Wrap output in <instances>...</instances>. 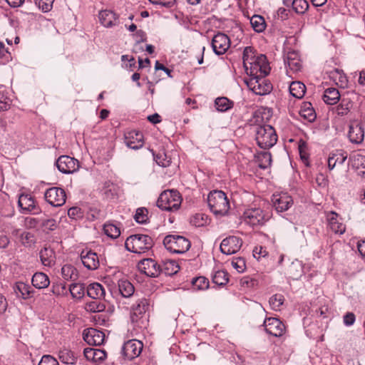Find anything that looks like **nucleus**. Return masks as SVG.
I'll return each mask as SVG.
<instances>
[{
	"mask_svg": "<svg viewBox=\"0 0 365 365\" xmlns=\"http://www.w3.org/2000/svg\"><path fill=\"white\" fill-rule=\"evenodd\" d=\"M242 59L243 66L247 75H253L259 72L269 73L270 68L266 56L263 54L256 56L253 48L245 47Z\"/></svg>",
	"mask_w": 365,
	"mask_h": 365,
	"instance_id": "nucleus-1",
	"label": "nucleus"
},
{
	"mask_svg": "<svg viewBox=\"0 0 365 365\" xmlns=\"http://www.w3.org/2000/svg\"><path fill=\"white\" fill-rule=\"evenodd\" d=\"M210 210L215 215H225L230 209V202L225 193L221 190L210 192L207 197Z\"/></svg>",
	"mask_w": 365,
	"mask_h": 365,
	"instance_id": "nucleus-2",
	"label": "nucleus"
},
{
	"mask_svg": "<svg viewBox=\"0 0 365 365\" xmlns=\"http://www.w3.org/2000/svg\"><path fill=\"white\" fill-rule=\"evenodd\" d=\"M255 140L262 149H269L277 141V135L273 127L269 125H259L256 129Z\"/></svg>",
	"mask_w": 365,
	"mask_h": 365,
	"instance_id": "nucleus-3",
	"label": "nucleus"
},
{
	"mask_svg": "<svg viewBox=\"0 0 365 365\" xmlns=\"http://www.w3.org/2000/svg\"><path fill=\"white\" fill-rule=\"evenodd\" d=\"M125 246L128 251L140 254L151 248L153 240L147 235L137 234L128 237Z\"/></svg>",
	"mask_w": 365,
	"mask_h": 365,
	"instance_id": "nucleus-4",
	"label": "nucleus"
},
{
	"mask_svg": "<svg viewBox=\"0 0 365 365\" xmlns=\"http://www.w3.org/2000/svg\"><path fill=\"white\" fill-rule=\"evenodd\" d=\"M268 73L260 72L253 75H248L249 78L245 80L247 87L254 93L259 96L269 93L272 90V85L264 78Z\"/></svg>",
	"mask_w": 365,
	"mask_h": 365,
	"instance_id": "nucleus-5",
	"label": "nucleus"
},
{
	"mask_svg": "<svg viewBox=\"0 0 365 365\" xmlns=\"http://www.w3.org/2000/svg\"><path fill=\"white\" fill-rule=\"evenodd\" d=\"M181 202L182 199L178 191L166 190L159 196L157 206L164 210H176L180 207Z\"/></svg>",
	"mask_w": 365,
	"mask_h": 365,
	"instance_id": "nucleus-6",
	"label": "nucleus"
},
{
	"mask_svg": "<svg viewBox=\"0 0 365 365\" xmlns=\"http://www.w3.org/2000/svg\"><path fill=\"white\" fill-rule=\"evenodd\" d=\"M244 221L251 225H262L267 222L269 217V213L264 211L260 207L252 206L247 208L243 213Z\"/></svg>",
	"mask_w": 365,
	"mask_h": 365,
	"instance_id": "nucleus-7",
	"label": "nucleus"
},
{
	"mask_svg": "<svg viewBox=\"0 0 365 365\" xmlns=\"http://www.w3.org/2000/svg\"><path fill=\"white\" fill-rule=\"evenodd\" d=\"M165 248L171 252L182 254L190 247V242L183 236L168 235L163 240Z\"/></svg>",
	"mask_w": 365,
	"mask_h": 365,
	"instance_id": "nucleus-8",
	"label": "nucleus"
},
{
	"mask_svg": "<svg viewBox=\"0 0 365 365\" xmlns=\"http://www.w3.org/2000/svg\"><path fill=\"white\" fill-rule=\"evenodd\" d=\"M44 197L52 206L60 207L66 202V195L62 188L53 187L46 190Z\"/></svg>",
	"mask_w": 365,
	"mask_h": 365,
	"instance_id": "nucleus-9",
	"label": "nucleus"
},
{
	"mask_svg": "<svg viewBox=\"0 0 365 365\" xmlns=\"http://www.w3.org/2000/svg\"><path fill=\"white\" fill-rule=\"evenodd\" d=\"M242 245V240L236 236H229L225 238L220 243V251L225 255H233L237 253Z\"/></svg>",
	"mask_w": 365,
	"mask_h": 365,
	"instance_id": "nucleus-10",
	"label": "nucleus"
},
{
	"mask_svg": "<svg viewBox=\"0 0 365 365\" xmlns=\"http://www.w3.org/2000/svg\"><path fill=\"white\" fill-rule=\"evenodd\" d=\"M138 269L140 272L150 277H158L162 271L160 265L150 258L140 261L138 264Z\"/></svg>",
	"mask_w": 365,
	"mask_h": 365,
	"instance_id": "nucleus-11",
	"label": "nucleus"
},
{
	"mask_svg": "<svg viewBox=\"0 0 365 365\" xmlns=\"http://www.w3.org/2000/svg\"><path fill=\"white\" fill-rule=\"evenodd\" d=\"M56 166L59 171L63 173H73L78 170V161L68 155H62L56 161Z\"/></svg>",
	"mask_w": 365,
	"mask_h": 365,
	"instance_id": "nucleus-12",
	"label": "nucleus"
},
{
	"mask_svg": "<svg viewBox=\"0 0 365 365\" xmlns=\"http://www.w3.org/2000/svg\"><path fill=\"white\" fill-rule=\"evenodd\" d=\"M230 46V40L226 34L218 33L212 38V47L215 54H224L229 49Z\"/></svg>",
	"mask_w": 365,
	"mask_h": 365,
	"instance_id": "nucleus-13",
	"label": "nucleus"
},
{
	"mask_svg": "<svg viewBox=\"0 0 365 365\" xmlns=\"http://www.w3.org/2000/svg\"><path fill=\"white\" fill-rule=\"evenodd\" d=\"M143 344L140 341L131 339L126 341L123 346V353L127 359L132 360L138 357L142 350Z\"/></svg>",
	"mask_w": 365,
	"mask_h": 365,
	"instance_id": "nucleus-14",
	"label": "nucleus"
},
{
	"mask_svg": "<svg viewBox=\"0 0 365 365\" xmlns=\"http://www.w3.org/2000/svg\"><path fill=\"white\" fill-rule=\"evenodd\" d=\"M264 326L267 333L274 336H281L285 331V327L277 318H267L264 322Z\"/></svg>",
	"mask_w": 365,
	"mask_h": 365,
	"instance_id": "nucleus-15",
	"label": "nucleus"
},
{
	"mask_svg": "<svg viewBox=\"0 0 365 365\" xmlns=\"http://www.w3.org/2000/svg\"><path fill=\"white\" fill-rule=\"evenodd\" d=\"M81 259L85 267L96 270L99 267V258L97 254L91 250H84L81 253Z\"/></svg>",
	"mask_w": 365,
	"mask_h": 365,
	"instance_id": "nucleus-16",
	"label": "nucleus"
},
{
	"mask_svg": "<svg viewBox=\"0 0 365 365\" xmlns=\"http://www.w3.org/2000/svg\"><path fill=\"white\" fill-rule=\"evenodd\" d=\"M83 336L86 343L95 346L102 344L105 339L104 333L93 328L85 330Z\"/></svg>",
	"mask_w": 365,
	"mask_h": 365,
	"instance_id": "nucleus-17",
	"label": "nucleus"
},
{
	"mask_svg": "<svg viewBox=\"0 0 365 365\" xmlns=\"http://www.w3.org/2000/svg\"><path fill=\"white\" fill-rule=\"evenodd\" d=\"M348 136L350 141L353 143L359 144L362 143L364 139V128L363 125L357 121L351 123Z\"/></svg>",
	"mask_w": 365,
	"mask_h": 365,
	"instance_id": "nucleus-18",
	"label": "nucleus"
},
{
	"mask_svg": "<svg viewBox=\"0 0 365 365\" xmlns=\"http://www.w3.org/2000/svg\"><path fill=\"white\" fill-rule=\"evenodd\" d=\"M272 202L275 210L279 212L287 210L293 204L292 197L287 193L274 195Z\"/></svg>",
	"mask_w": 365,
	"mask_h": 365,
	"instance_id": "nucleus-19",
	"label": "nucleus"
},
{
	"mask_svg": "<svg viewBox=\"0 0 365 365\" xmlns=\"http://www.w3.org/2000/svg\"><path fill=\"white\" fill-rule=\"evenodd\" d=\"M125 142L128 147L137 150L143 145V136L140 132L132 130L125 135Z\"/></svg>",
	"mask_w": 365,
	"mask_h": 365,
	"instance_id": "nucleus-20",
	"label": "nucleus"
},
{
	"mask_svg": "<svg viewBox=\"0 0 365 365\" xmlns=\"http://www.w3.org/2000/svg\"><path fill=\"white\" fill-rule=\"evenodd\" d=\"M100 23L106 28H111L118 24V16L111 10H102L98 14Z\"/></svg>",
	"mask_w": 365,
	"mask_h": 365,
	"instance_id": "nucleus-21",
	"label": "nucleus"
},
{
	"mask_svg": "<svg viewBox=\"0 0 365 365\" xmlns=\"http://www.w3.org/2000/svg\"><path fill=\"white\" fill-rule=\"evenodd\" d=\"M351 165L357 175L365 180V155L360 153L352 154L350 158Z\"/></svg>",
	"mask_w": 365,
	"mask_h": 365,
	"instance_id": "nucleus-22",
	"label": "nucleus"
},
{
	"mask_svg": "<svg viewBox=\"0 0 365 365\" xmlns=\"http://www.w3.org/2000/svg\"><path fill=\"white\" fill-rule=\"evenodd\" d=\"M327 220L330 229L336 234H343L346 230V226L342 222L341 218L334 212L327 214Z\"/></svg>",
	"mask_w": 365,
	"mask_h": 365,
	"instance_id": "nucleus-23",
	"label": "nucleus"
},
{
	"mask_svg": "<svg viewBox=\"0 0 365 365\" xmlns=\"http://www.w3.org/2000/svg\"><path fill=\"white\" fill-rule=\"evenodd\" d=\"M21 212H34V214L39 212V209L36 207L34 198L29 195H21L18 201Z\"/></svg>",
	"mask_w": 365,
	"mask_h": 365,
	"instance_id": "nucleus-24",
	"label": "nucleus"
},
{
	"mask_svg": "<svg viewBox=\"0 0 365 365\" xmlns=\"http://www.w3.org/2000/svg\"><path fill=\"white\" fill-rule=\"evenodd\" d=\"M83 354L88 361L93 363L101 362L106 358V352L104 350L96 348L85 349Z\"/></svg>",
	"mask_w": 365,
	"mask_h": 365,
	"instance_id": "nucleus-25",
	"label": "nucleus"
},
{
	"mask_svg": "<svg viewBox=\"0 0 365 365\" xmlns=\"http://www.w3.org/2000/svg\"><path fill=\"white\" fill-rule=\"evenodd\" d=\"M287 6H292L293 11L299 15L304 14L309 9V3L306 0H284Z\"/></svg>",
	"mask_w": 365,
	"mask_h": 365,
	"instance_id": "nucleus-26",
	"label": "nucleus"
},
{
	"mask_svg": "<svg viewBox=\"0 0 365 365\" xmlns=\"http://www.w3.org/2000/svg\"><path fill=\"white\" fill-rule=\"evenodd\" d=\"M285 63L288 68L293 72H297L300 71L302 67L301 61L298 56V54L295 52H289L287 55L286 59L284 60Z\"/></svg>",
	"mask_w": 365,
	"mask_h": 365,
	"instance_id": "nucleus-27",
	"label": "nucleus"
},
{
	"mask_svg": "<svg viewBox=\"0 0 365 365\" xmlns=\"http://www.w3.org/2000/svg\"><path fill=\"white\" fill-rule=\"evenodd\" d=\"M86 292L88 296L92 299H100L103 298L105 295V289L103 286L98 282L90 284L87 287Z\"/></svg>",
	"mask_w": 365,
	"mask_h": 365,
	"instance_id": "nucleus-28",
	"label": "nucleus"
},
{
	"mask_svg": "<svg viewBox=\"0 0 365 365\" xmlns=\"http://www.w3.org/2000/svg\"><path fill=\"white\" fill-rule=\"evenodd\" d=\"M32 284L37 289L46 288L49 284L50 280L48 277L43 272H36L32 277Z\"/></svg>",
	"mask_w": 365,
	"mask_h": 365,
	"instance_id": "nucleus-29",
	"label": "nucleus"
},
{
	"mask_svg": "<svg viewBox=\"0 0 365 365\" xmlns=\"http://www.w3.org/2000/svg\"><path fill=\"white\" fill-rule=\"evenodd\" d=\"M347 156L341 151L330 154L328 158V167L333 170L337 165H342L346 160Z\"/></svg>",
	"mask_w": 365,
	"mask_h": 365,
	"instance_id": "nucleus-30",
	"label": "nucleus"
},
{
	"mask_svg": "<svg viewBox=\"0 0 365 365\" xmlns=\"http://www.w3.org/2000/svg\"><path fill=\"white\" fill-rule=\"evenodd\" d=\"M340 98L339 91L335 88H328L323 95L324 101L329 105L336 104Z\"/></svg>",
	"mask_w": 365,
	"mask_h": 365,
	"instance_id": "nucleus-31",
	"label": "nucleus"
},
{
	"mask_svg": "<svg viewBox=\"0 0 365 365\" xmlns=\"http://www.w3.org/2000/svg\"><path fill=\"white\" fill-rule=\"evenodd\" d=\"M40 258L44 266L51 267L55 262V253L51 248L45 247L40 252Z\"/></svg>",
	"mask_w": 365,
	"mask_h": 365,
	"instance_id": "nucleus-32",
	"label": "nucleus"
},
{
	"mask_svg": "<svg viewBox=\"0 0 365 365\" xmlns=\"http://www.w3.org/2000/svg\"><path fill=\"white\" fill-rule=\"evenodd\" d=\"M14 289L17 297H21L24 299H29L31 297L30 287L24 282H16L14 287Z\"/></svg>",
	"mask_w": 365,
	"mask_h": 365,
	"instance_id": "nucleus-33",
	"label": "nucleus"
},
{
	"mask_svg": "<svg viewBox=\"0 0 365 365\" xmlns=\"http://www.w3.org/2000/svg\"><path fill=\"white\" fill-rule=\"evenodd\" d=\"M305 91L304 84L299 81H294L289 86L290 94L297 98H302L305 93Z\"/></svg>",
	"mask_w": 365,
	"mask_h": 365,
	"instance_id": "nucleus-34",
	"label": "nucleus"
},
{
	"mask_svg": "<svg viewBox=\"0 0 365 365\" xmlns=\"http://www.w3.org/2000/svg\"><path fill=\"white\" fill-rule=\"evenodd\" d=\"M118 288L120 294L124 297H129L134 293L133 285L126 279L119 280Z\"/></svg>",
	"mask_w": 365,
	"mask_h": 365,
	"instance_id": "nucleus-35",
	"label": "nucleus"
},
{
	"mask_svg": "<svg viewBox=\"0 0 365 365\" xmlns=\"http://www.w3.org/2000/svg\"><path fill=\"white\" fill-rule=\"evenodd\" d=\"M61 275L65 280H75L78 277V272L73 265L67 264L61 267Z\"/></svg>",
	"mask_w": 365,
	"mask_h": 365,
	"instance_id": "nucleus-36",
	"label": "nucleus"
},
{
	"mask_svg": "<svg viewBox=\"0 0 365 365\" xmlns=\"http://www.w3.org/2000/svg\"><path fill=\"white\" fill-rule=\"evenodd\" d=\"M58 356L60 360L66 364H75L76 362V356L68 349L60 350Z\"/></svg>",
	"mask_w": 365,
	"mask_h": 365,
	"instance_id": "nucleus-37",
	"label": "nucleus"
},
{
	"mask_svg": "<svg viewBox=\"0 0 365 365\" xmlns=\"http://www.w3.org/2000/svg\"><path fill=\"white\" fill-rule=\"evenodd\" d=\"M256 160L261 168H267L272 163L271 154L269 152L259 153L256 155Z\"/></svg>",
	"mask_w": 365,
	"mask_h": 365,
	"instance_id": "nucleus-38",
	"label": "nucleus"
},
{
	"mask_svg": "<svg viewBox=\"0 0 365 365\" xmlns=\"http://www.w3.org/2000/svg\"><path fill=\"white\" fill-rule=\"evenodd\" d=\"M215 105L217 110L225 112L232 107L233 103L226 97H220L216 98Z\"/></svg>",
	"mask_w": 365,
	"mask_h": 365,
	"instance_id": "nucleus-39",
	"label": "nucleus"
},
{
	"mask_svg": "<svg viewBox=\"0 0 365 365\" xmlns=\"http://www.w3.org/2000/svg\"><path fill=\"white\" fill-rule=\"evenodd\" d=\"M104 233L110 238L115 239L120 236V228L110 222H107L103 226Z\"/></svg>",
	"mask_w": 365,
	"mask_h": 365,
	"instance_id": "nucleus-40",
	"label": "nucleus"
},
{
	"mask_svg": "<svg viewBox=\"0 0 365 365\" xmlns=\"http://www.w3.org/2000/svg\"><path fill=\"white\" fill-rule=\"evenodd\" d=\"M300 115L308 120L309 122H312L316 118V114L313 109L311 107L310 103H304L303 108L300 110Z\"/></svg>",
	"mask_w": 365,
	"mask_h": 365,
	"instance_id": "nucleus-41",
	"label": "nucleus"
},
{
	"mask_svg": "<svg viewBox=\"0 0 365 365\" xmlns=\"http://www.w3.org/2000/svg\"><path fill=\"white\" fill-rule=\"evenodd\" d=\"M250 24L257 32H262L265 29V21L264 18L259 15H254L250 19Z\"/></svg>",
	"mask_w": 365,
	"mask_h": 365,
	"instance_id": "nucleus-42",
	"label": "nucleus"
},
{
	"mask_svg": "<svg viewBox=\"0 0 365 365\" xmlns=\"http://www.w3.org/2000/svg\"><path fill=\"white\" fill-rule=\"evenodd\" d=\"M207 215L202 213H197L193 215L190 219V223L195 227H203L209 223Z\"/></svg>",
	"mask_w": 365,
	"mask_h": 365,
	"instance_id": "nucleus-43",
	"label": "nucleus"
},
{
	"mask_svg": "<svg viewBox=\"0 0 365 365\" xmlns=\"http://www.w3.org/2000/svg\"><path fill=\"white\" fill-rule=\"evenodd\" d=\"M284 302V296L279 294H276L269 298V304L272 309L274 311H280Z\"/></svg>",
	"mask_w": 365,
	"mask_h": 365,
	"instance_id": "nucleus-44",
	"label": "nucleus"
},
{
	"mask_svg": "<svg viewBox=\"0 0 365 365\" xmlns=\"http://www.w3.org/2000/svg\"><path fill=\"white\" fill-rule=\"evenodd\" d=\"M71 294L73 298L81 299L85 294V286L83 284H73L69 287Z\"/></svg>",
	"mask_w": 365,
	"mask_h": 365,
	"instance_id": "nucleus-45",
	"label": "nucleus"
},
{
	"mask_svg": "<svg viewBox=\"0 0 365 365\" xmlns=\"http://www.w3.org/2000/svg\"><path fill=\"white\" fill-rule=\"evenodd\" d=\"M148 302L145 299H139L136 302L135 304H134L132 307V313L133 315L138 317L143 313H145L148 308Z\"/></svg>",
	"mask_w": 365,
	"mask_h": 365,
	"instance_id": "nucleus-46",
	"label": "nucleus"
},
{
	"mask_svg": "<svg viewBox=\"0 0 365 365\" xmlns=\"http://www.w3.org/2000/svg\"><path fill=\"white\" fill-rule=\"evenodd\" d=\"M289 272L293 279H299L303 273V267L301 262L298 260L293 262L289 267Z\"/></svg>",
	"mask_w": 365,
	"mask_h": 365,
	"instance_id": "nucleus-47",
	"label": "nucleus"
},
{
	"mask_svg": "<svg viewBox=\"0 0 365 365\" xmlns=\"http://www.w3.org/2000/svg\"><path fill=\"white\" fill-rule=\"evenodd\" d=\"M212 281L218 285H224L228 282L227 273L224 270H218L212 276Z\"/></svg>",
	"mask_w": 365,
	"mask_h": 365,
	"instance_id": "nucleus-48",
	"label": "nucleus"
},
{
	"mask_svg": "<svg viewBox=\"0 0 365 365\" xmlns=\"http://www.w3.org/2000/svg\"><path fill=\"white\" fill-rule=\"evenodd\" d=\"M193 288L196 290H204L208 288L209 281L204 277L194 278L192 281Z\"/></svg>",
	"mask_w": 365,
	"mask_h": 365,
	"instance_id": "nucleus-49",
	"label": "nucleus"
},
{
	"mask_svg": "<svg viewBox=\"0 0 365 365\" xmlns=\"http://www.w3.org/2000/svg\"><path fill=\"white\" fill-rule=\"evenodd\" d=\"M54 0H35L36 4L43 12L49 11L52 7Z\"/></svg>",
	"mask_w": 365,
	"mask_h": 365,
	"instance_id": "nucleus-50",
	"label": "nucleus"
},
{
	"mask_svg": "<svg viewBox=\"0 0 365 365\" xmlns=\"http://www.w3.org/2000/svg\"><path fill=\"white\" fill-rule=\"evenodd\" d=\"M164 269L166 274H173L178 272L179 267L174 261H168L164 264Z\"/></svg>",
	"mask_w": 365,
	"mask_h": 365,
	"instance_id": "nucleus-51",
	"label": "nucleus"
},
{
	"mask_svg": "<svg viewBox=\"0 0 365 365\" xmlns=\"http://www.w3.org/2000/svg\"><path fill=\"white\" fill-rule=\"evenodd\" d=\"M351 108L350 102L342 101L336 108V113L338 115L344 116L348 114Z\"/></svg>",
	"mask_w": 365,
	"mask_h": 365,
	"instance_id": "nucleus-52",
	"label": "nucleus"
},
{
	"mask_svg": "<svg viewBox=\"0 0 365 365\" xmlns=\"http://www.w3.org/2000/svg\"><path fill=\"white\" fill-rule=\"evenodd\" d=\"M147 210L145 208H138L135 215V220L137 222L143 224L147 220Z\"/></svg>",
	"mask_w": 365,
	"mask_h": 365,
	"instance_id": "nucleus-53",
	"label": "nucleus"
},
{
	"mask_svg": "<svg viewBox=\"0 0 365 365\" xmlns=\"http://www.w3.org/2000/svg\"><path fill=\"white\" fill-rule=\"evenodd\" d=\"M231 264L233 268L240 273L242 272L245 269V260L242 258L233 259Z\"/></svg>",
	"mask_w": 365,
	"mask_h": 365,
	"instance_id": "nucleus-54",
	"label": "nucleus"
},
{
	"mask_svg": "<svg viewBox=\"0 0 365 365\" xmlns=\"http://www.w3.org/2000/svg\"><path fill=\"white\" fill-rule=\"evenodd\" d=\"M11 100L3 93L0 92V111L6 110L9 108Z\"/></svg>",
	"mask_w": 365,
	"mask_h": 365,
	"instance_id": "nucleus-55",
	"label": "nucleus"
},
{
	"mask_svg": "<svg viewBox=\"0 0 365 365\" xmlns=\"http://www.w3.org/2000/svg\"><path fill=\"white\" fill-rule=\"evenodd\" d=\"M38 365H58L57 360L49 355L43 356Z\"/></svg>",
	"mask_w": 365,
	"mask_h": 365,
	"instance_id": "nucleus-56",
	"label": "nucleus"
},
{
	"mask_svg": "<svg viewBox=\"0 0 365 365\" xmlns=\"http://www.w3.org/2000/svg\"><path fill=\"white\" fill-rule=\"evenodd\" d=\"M57 225V222L54 219H46L42 222V226L51 231L56 230Z\"/></svg>",
	"mask_w": 365,
	"mask_h": 365,
	"instance_id": "nucleus-57",
	"label": "nucleus"
},
{
	"mask_svg": "<svg viewBox=\"0 0 365 365\" xmlns=\"http://www.w3.org/2000/svg\"><path fill=\"white\" fill-rule=\"evenodd\" d=\"M157 163L162 167H168L170 164V159L165 154L160 155L156 158Z\"/></svg>",
	"mask_w": 365,
	"mask_h": 365,
	"instance_id": "nucleus-58",
	"label": "nucleus"
},
{
	"mask_svg": "<svg viewBox=\"0 0 365 365\" xmlns=\"http://www.w3.org/2000/svg\"><path fill=\"white\" fill-rule=\"evenodd\" d=\"M153 4H158L165 7H171L175 4V0H148Z\"/></svg>",
	"mask_w": 365,
	"mask_h": 365,
	"instance_id": "nucleus-59",
	"label": "nucleus"
},
{
	"mask_svg": "<svg viewBox=\"0 0 365 365\" xmlns=\"http://www.w3.org/2000/svg\"><path fill=\"white\" fill-rule=\"evenodd\" d=\"M87 309L92 312H98L103 310V305L93 302L87 304Z\"/></svg>",
	"mask_w": 365,
	"mask_h": 365,
	"instance_id": "nucleus-60",
	"label": "nucleus"
},
{
	"mask_svg": "<svg viewBox=\"0 0 365 365\" xmlns=\"http://www.w3.org/2000/svg\"><path fill=\"white\" fill-rule=\"evenodd\" d=\"M355 319L356 318L354 313L348 312L344 316L343 322L346 326L350 327L354 324Z\"/></svg>",
	"mask_w": 365,
	"mask_h": 365,
	"instance_id": "nucleus-61",
	"label": "nucleus"
},
{
	"mask_svg": "<svg viewBox=\"0 0 365 365\" xmlns=\"http://www.w3.org/2000/svg\"><path fill=\"white\" fill-rule=\"evenodd\" d=\"M66 292V285L63 284H53L52 286V292L56 295L64 294Z\"/></svg>",
	"mask_w": 365,
	"mask_h": 365,
	"instance_id": "nucleus-62",
	"label": "nucleus"
},
{
	"mask_svg": "<svg viewBox=\"0 0 365 365\" xmlns=\"http://www.w3.org/2000/svg\"><path fill=\"white\" fill-rule=\"evenodd\" d=\"M68 215L73 219H77L78 217H81V209L76 207H71L68 210Z\"/></svg>",
	"mask_w": 365,
	"mask_h": 365,
	"instance_id": "nucleus-63",
	"label": "nucleus"
},
{
	"mask_svg": "<svg viewBox=\"0 0 365 365\" xmlns=\"http://www.w3.org/2000/svg\"><path fill=\"white\" fill-rule=\"evenodd\" d=\"M267 255V252L262 247H255L253 250V256L259 259L262 257H265Z\"/></svg>",
	"mask_w": 365,
	"mask_h": 365,
	"instance_id": "nucleus-64",
	"label": "nucleus"
}]
</instances>
